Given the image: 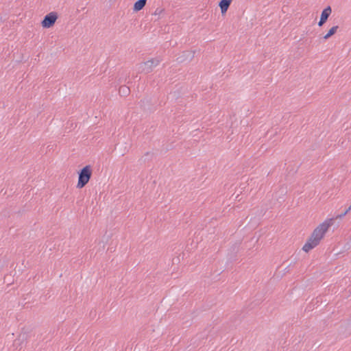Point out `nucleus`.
<instances>
[{"instance_id": "obj_1", "label": "nucleus", "mask_w": 351, "mask_h": 351, "mask_svg": "<svg viewBox=\"0 0 351 351\" xmlns=\"http://www.w3.org/2000/svg\"><path fill=\"white\" fill-rule=\"evenodd\" d=\"M335 218H330L323 223L319 224L312 232L311 237L308 238L307 241L310 242L312 245H314L315 247L319 245L321 239L323 238L325 233L328 231V228L332 226L335 222Z\"/></svg>"}, {"instance_id": "obj_2", "label": "nucleus", "mask_w": 351, "mask_h": 351, "mask_svg": "<svg viewBox=\"0 0 351 351\" xmlns=\"http://www.w3.org/2000/svg\"><path fill=\"white\" fill-rule=\"evenodd\" d=\"M92 168L90 165H86L78 171V182L77 188L82 189L89 182L92 176Z\"/></svg>"}, {"instance_id": "obj_3", "label": "nucleus", "mask_w": 351, "mask_h": 351, "mask_svg": "<svg viewBox=\"0 0 351 351\" xmlns=\"http://www.w3.org/2000/svg\"><path fill=\"white\" fill-rule=\"evenodd\" d=\"M161 61L162 59L160 57H156L142 62L138 64V72L149 73L152 72L154 68L157 66Z\"/></svg>"}, {"instance_id": "obj_4", "label": "nucleus", "mask_w": 351, "mask_h": 351, "mask_svg": "<svg viewBox=\"0 0 351 351\" xmlns=\"http://www.w3.org/2000/svg\"><path fill=\"white\" fill-rule=\"evenodd\" d=\"M58 18V14L56 12H51L49 14H46L42 22L41 25L43 28H50L53 27Z\"/></svg>"}, {"instance_id": "obj_5", "label": "nucleus", "mask_w": 351, "mask_h": 351, "mask_svg": "<svg viewBox=\"0 0 351 351\" xmlns=\"http://www.w3.org/2000/svg\"><path fill=\"white\" fill-rule=\"evenodd\" d=\"M332 12V9L330 5L327 6L326 8L323 10L321 14L320 19L318 23L319 26H322L328 20Z\"/></svg>"}, {"instance_id": "obj_6", "label": "nucleus", "mask_w": 351, "mask_h": 351, "mask_svg": "<svg viewBox=\"0 0 351 351\" xmlns=\"http://www.w3.org/2000/svg\"><path fill=\"white\" fill-rule=\"evenodd\" d=\"M195 51H186L182 53V54L179 56L177 60L179 62H182L184 61H191L194 58Z\"/></svg>"}, {"instance_id": "obj_7", "label": "nucleus", "mask_w": 351, "mask_h": 351, "mask_svg": "<svg viewBox=\"0 0 351 351\" xmlns=\"http://www.w3.org/2000/svg\"><path fill=\"white\" fill-rule=\"evenodd\" d=\"M232 1V0H221L219 1V6L221 9L222 15H224L227 12Z\"/></svg>"}, {"instance_id": "obj_8", "label": "nucleus", "mask_w": 351, "mask_h": 351, "mask_svg": "<svg viewBox=\"0 0 351 351\" xmlns=\"http://www.w3.org/2000/svg\"><path fill=\"white\" fill-rule=\"evenodd\" d=\"M147 0H138L136 1L133 7L134 12H138L141 10L146 5Z\"/></svg>"}, {"instance_id": "obj_9", "label": "nucleus", "mask_w": 351, "mask_h": 351, "mask_svg": "<svg viewBox=\"0 0 351 351\" xmlns=\"http://www.w3.org/2000/svg\"><path fill=\"white\" fill-rule=\"evenodd\" d=\"M119 93L121 97H127L130 93V89L125 85L121 86L119 89Z\"/></svg>"}, {"instance_id": "obj_10", "label": "nucleus", "mask_w": 351, "mask_h": 351, "mask_svg": "<svg viewBox=\"0 0 351 351\" xmlns=\"http://www.w3.org/2000/svg\"><path fill=\"white\" fill-rule=\"evenodd\" d=\"M339 28L338 25L332 27L328 32V33L324 36V39H328L330 37L333 36Z\"/></svg>"}, {"instance_id": "obj_11", "label": "nucleus", "mask_w": 351, "mask_h": 351, "mask_svg": "<svg viewBox=\"0 0 351 351\" xmlns=\"http://www.w3.org/2000/svg\"><path fill=\"white\" fill-rule=\"evenodd\" d=\"M315 247H314V245H312L310 242L308 241H306V243L304 245V246L302 247V250L305 252H308L310 250H311L312 249H313Z\"/></svg>"}, {"instance_id": "obj_12", "label": "nucleus", "mask_w": 351, "mask_h": 351, "mask_svg": "<svg viewBox=\"0 0 351 351\" xmlns=\"http://www.w3.org/2000/svg\"><path fill=\"white\" fill-rule=\"evenodd\" d=\"M350 210H351V205L342 213L339 214L336 216L335 219L343 217Z\"/></svg>"}, {"instance_id": "obj_13", "label": "nucleus", "mask_w": 351, "mask_h": 351, "mask_svg": "<svg viewBox=\"0 0 351 351\" xmlns=\"http://www.w3.org/2000/svg\"><path fill=\"white\" fill-rule=\"evenodd\" d=\"M162 10H160L159 8H157L155 11V14H160Z\"/></svg>"}, {"instance_id": "obj_14", "label": "nucleus", "mask_w": 351, "mask_h": 351, "mask_svg": "<svg viewBox=\"0 0 351 351\" xmlns=\"http://www.w3.org/2000/svg\"><path fill=\"white\" fill-rule=\"evenodd\" d=\"M149 155H152V154L149 152H146L145 154V156H149Z\"/></svg>"}]
</instances>
